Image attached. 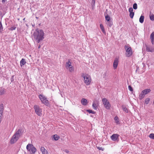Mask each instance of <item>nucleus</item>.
<instances>
[{"instance_id":"nucleus-1","label":"nucleus","mask_w":154,"mask_h":154,"mask_svg":"<svg viewBox=\"0 0 154 154\" xmlns=\"http://www.w3.org/2000/svg\"><path fill=\"white\" fill-rule=\"evenodd\" d=\"M21 135V130L19 129L16 131L11 138L10 141L11 143L13 144L17 142Z\"/></svg>"},{"instance_id":"nucleus-3","label":"nucleus","mask_w":154,"mask_h":154,"mask_svg":"<svg viewBox=\"0 0 154 154\" xmlns=\"http://www.w3.org/2000/svg\"><path fill=\"white\" fill-rule=\"evenodd\" d=\"M82 77L83 78L85 83L86 85H88L90 84L91 82V76L88 75H82Z\"/></svg>"},{"instance_id":"nucleus-39","label":"nucleus","mask_w":154,"mask_h":154,"mask_svg":"<svg viewBox=\"0 0 154 154\" xmlns=\"http://www.w3.org/2000/svg\"><path fill=\"white\" fill-rule=\"evenodd\" d=\"M0 92L1 94H3L4 93V90L3 89H1Z\"/></svg>"},{"instance_id":"nucleus-14","label":"nucleus","mask_w":154,"mask_h":154,"mask_svg":"<svg viewBox=\"0 0 154 154\" xmlns=\"http://www.w3.org/2000/svg\"><path fill=\"white\" fill-rule=\"evenodd\" d=\"M98 106V104L96 102L94 101L93 102L92 106L94 109L96 110Z\"/></svg>"},{"instance_id":"nucleus-7","label":"nucleus","mask_w":154,"mask_h":154,"mask_svg":"<svg viewBox=\"0 0 154 154\" xmlns=\"http://www.w3.org/2000/svg\"><path fill=\"white\" fill-rule=\"evenodd\" d=\"M34 108L35 113L38 116H41L42 115V109L40 108L38 106L35 105L34 106Z\"/></svg>"},{"instance_id":"nucleus-47","label":"nucleus","mask_w":154,"mask_h":154,"mask_svg":"<svg viewBox=\"0 0 154 154\" xmlns=\"http://www.w3.org/2000/svg\"><path fill=\"white\" fill-rule=\"evenodd\" d=\"M36 18L37 19H38V17H36Z\"/></svg>"},{"instance_id":"nucleus-17","label":"nucleus","mask_w":154,"mask_h":154,"mask_svg":"<svg viewBox=\"0 0 154 154\" xmlns=\"http://www.w3.org/2000/svg\"><path fill=\"white\" fill-rule=\"evenodd\" d=\"M150 91L151 90L149 89H146L143 90L142 92L145 95L150 92Z\"/></svg>"},{"instance_id":"nucleus-29","label":"nucleus","mask_w":154,"mask_h":154,"mask_svg":"<svg viewBox=\"0 0 154 154\" xmlns=\"http://www.w3.org/2000/svg\"><path fill=\"white\" fill-rule=\"evenodd\" d=\"M149 17L151 20L152 21L154 20V15H153V14L150 15L149 16Z\"/></svg>"},{"instance_id":"nucleus-48","label":"nucleus","mask_w":154,"mask_h":154,"mask_svg":"<svg viewBox=\"0 0 154 154\" xmlns=\"http://www.w3.org/2000/svg\"><path fill=\"white\" fill-rule=\"evenodd\" d=\"M25 20V18H24L23 19V20Z\"/></svg>"},{"instance_id":"nucleus-10","label":"nucleus","mask_w":154,"mask_h":154,"mask_svg":"<svg viewBox=\"0 0 154 154\" xmlns=\"http://www.w3.org/2000/svg\"><path fill=\"white\" fill-rule=\"evenodd\" d=\"M119 63V60L117 58H116L114 61L113 63V67L114 69H116L117 68L118 64Z\"/></svg>"},{"instance_id":"nucleus-2","label":"nucleus","mask_w":154,"mask_h":154,"mask_svg":"<svg viewBox=\"0 0 154 154\" xmlns=\"http://www.w3.org/2000/svg\"><path fill=\"white\" fill-rule=\"evenodd\" d=\"M44 34L42 30L37 29L34 33L33 35L35 38H44Z\"/></svg>"},{"instance_id":"nucleus-34","label":"nucleus","mask_w":154,"mask_h":154,"mask_svg":"<svg viewBox=\"0 0 154 154\" xmlns=\"http://www.w3.org/2000/svg\"><path fill=\"white\" fill-rule=\"evenodd\" d=\"M133 8L134 9H137V5L136 3H134L133 5Z\"/></svg>"},{"instance_id":"nucleus-22","label":"nucleus","mask_w":154,"mask_h":154,"mask_svg":"<svg viewBox=\"0 0 154 154\" xmlns=\"http://www.w3.org/2000/svg\"><path fill=\"white\" fill-rule=\"evenodd\" d=\"M36 149L33 146L31 149L30 151L32 152V153H34L35 152Z\"/></svg>"},{"instance_id":"nucleus-21","label":"nucleus","mask_w":154,"mask_h":154,"mask_svg":"<svg viewBox=\"0 0 154 154\" xmlns=\"http://www.w3.org/2000/svg\"><path fill=\"white\" fill-rule=\"evenodd\" d=\"M145 94L143 93L142 91L141 92V94L139 95V98L140 100H142L143 98L145 96Z\"/></svg>"},{"instance_id":"nucleus-31","label":"nucleus","mask_w":154,"mask_h":154,"mask_svg":"<svg viewBox=\"0 0 154 154\" xmlns=\"http://www.w3.org/2000/svg\"><path fill=\"white\" fill-rule=\"evenodd\" d=\"M150 99L149 98H147L146 99L145 101V103L146 104H147L149 103L150 101Z\"/></svg>"},{"instance_id":"nucleus-24","label":"nucleus","mask_w":154,"mask_h":154,"mask_svg":"<svg viewBox=\"0 0 154 154\" xmlns=\"http://www.w3.org/2000/svg\"><path fill=\"white\" fill-rule=\"evenodd\" d=\"M54 138L55 140H58L59 138V137L56 134L54 135Z\"/></svg>"},{"instance_id":"nucleus-8","label":"nucleus","mask_w":154,"mask_h":154,"mask_svg":"<svg viewBox=\"0 0 154 154\" xmlns=\"http://www.w3.org/2000/svg\"><path fill=\"white\" fill-rule=\"evenodd\" d=\"M146 50L149 52H153L154 51V47L152 46H149L146 45Z\"/></svg>"},{"instance_id":"nucleus-36","label":"nucleus","mask_w":154,"mask_h":154,"mask_svg":"<svg viewBox=\"0 0 154 154\" xmlns=\"http://www.w3.org/2000/svg\"><path fill=\"white\" fill-rule=\"evenodd\" d=\"M150 38H154V32H153L151 34Z\"/></svg>"},{"instance_id":"nucleus-40","label":"nucleus","mask_w":154,"mask_h":154,"mask_svg":"<svg viewBox=\"0 0 154 154\" xmlns=\"http://www.w3.org/2000/svg\"><path fill=\"white\" fill-rule=\"evenodd\" d=\"M71 66H72V65L71 62H70L69 61H68V67Z\"/></svg>"},{"instance_id":"nucleus-43","label":"nucleus","mask_w":154,"mask_h":154,"mask_svg":"<svg viewBox=\"0 0 154 154\" xmlns=\"http://www.w3.org/2000/svg\"><path fill=\"white\" fill-rule=\"evenodd\" d=\"M5 0H2V2L3 3H4L5 2Z\"/></svg>"},{"instance_id":"nucleus-32","label":"nucleus","mask_w":154,"mask_h":154,"mask_svg":"<svg viewBox=\"0 0 154 154\" xmlns=\"http://www.w3.org/2000/svg\"><path fill=\"white\" fill-rule=\"evenodd\" d=\"M150 138L154 140V134H151L149 136Z\"/></svg>"},{"instance_id":"nucleus-6","label":"nucleus","mask_w":154,"mask_h":154,"mask_svg":"<svg viewBox=\"0 0 154 154\" xmlns=\"http://www.w3.org/2000/svg\"><path fill=\"white\" fill-rule=\"evenodd\" d=\"M102 101L105 108L107 109H110L111 105L108 100L106 98H104L102 99Z\"/></svg>"},{"instance_id":"nucleus-13","label":"nucleus","mask_w":154,"mask_h":154,"mask_svg":"<svg viewBox=\"0 0 154 154\" xmlns=\"http://www.w3.org/2000/svg\"><path fill=\"white\" fill-rule=\"evenodd\" d=\"M81 103L83 105H87L88 104L87 100L85 99L82 98L81 100Z\"/></svg>"},{"instance_id":"nucleus-20","label":"nucleus","mask_w":154,"mask_h":154,"mask_svg":"<svg viewBox=\"0 0 154 154\" xmlns=\"http://www.w3.org/2000/svg\"><path fill=\"white\" fill-rule=\"evenodd\" d=\"M3 105L1 104L0 105V115H2V112L3 111Z\"/></svg>"},{"instance_id":"nucleus-37","label":"nucleus","mask_w":154,"mask_h":154,"mask_svg":"<svg viewBox=\"0 0 154 154\" xmlns=\"http://www.w3.org/2000/svg\"><path fill=\"white\" fill-rule=\"evenodd\" d=\"M3 27L1 22H0V32L2 30Z\"/></svg>"},{"instance_id":"nucleus-30","label":"nucleus","mask_w":154,"mask_h":154,"mask_svg":"<svg viewBox=\"0 0 154 154\" xmlns=\"http://www.w3.org/2000/svg\"><path fill=\"white\" fill-rule=\"evenodd\" d=\"M107 72H104V73L103 74V78H104L105 80H106L107 79Z\"/></svg>"},{"instance_id":"nucleus-15","label":"nucleus","mask_w":154,"mask_h":154,"mask_svg":"<svg viewBox=\"0 0 154 154\" xmlns=\"http://www.w3.org/2000/svg\"><path fill=\"white\" fill-rule=\"evenodd\" d=\"M26 63L25 59H22L20 61V65L21 66L24 65Z\"/></svg>"},{"instance_id":"nucleus-16","label":"nucleus","mask_w":154,"mask_h":154,"mask_svg":"<svg viewBox=\"0 0 154 154\" xmlns=\"http://www.w3.org/2000/svg\"><path fill=\"white\" fill-rule=\"evenodd\" d=\"M33 146L32 145L29 144L26 146V149L28 151H30L31 149Z\"/></svg>"},{"instance_id":"nucleus-27","label":"nucleus","mask_w":154,"mask_h":154,"mask_svg":"<svg viewBox=\"0 0 154 154\" xmlns=\"http://www.w3.org/2000/svg\"><path fill=\"white\" fill-rule=\"evenodd\" d=\"M122 109L123 110V111H125L126 112H128V111L127 109L125 106H122Z\"/></svg>"},{"instance_id":"nucleus-42","label":"nucleus","mask_w":154,"mask_h":154,"mask_svg":"<svg viewBox=\"0 0 154 154\" xmlns=\"http://www.w3.org/2000/svg\"><path fill=\"white\" fill-rule=\"evenodd\" d=\"M92 0V2L94 4L95 3V0Z\"/></svg>"},{"instance_id":"nucleus-25","label":"nucleus","mask_w":154,"mask_h":154,"mask_svg":"<svg viewBox=\"0 0 154 154\" xmlns=\"http://www.w3.org/2000/svg\"><path fill=\"white\" fill-rule=\"evenodd\" d=\"M106 24L109 27H111L112 25V23L111 21H107V22L106 23Z\"/></svg>"},{"instance_id":"nucleus-44","label":"nucleus","mask_w":154,"mask_h":154,"mask_svg":"<svg viewBox=\"0 0 154 154\" xmlns=\"http://www.w3.org/2000/svg\"><path fill=\"white\" fill-rule=\"evenodd\" d=\"M98 149H99L100 150L102 148L101 147H98Z\"/></svg>"},{"instance_id":"nucleus-11","label":"nucleus","mask_w":154,"mask_h":154,"mask_svg":"<svg viewBox=\"0 0 154 154\" xmlns=\"http://www.w3.org/2000/svg\"><path fill=\"white\" fill-rule=\"evenodd\" d=\"M133 9L132 8H130L129 9L128 11L130 13L129 16L132 19L133 18L134 15V12H133Z\"/></svg>"},{"instance_id":"nucleus-33","label":"nucleus","mask_w":154,"mask_h":154,"mask_svg":"<svg viewBox=\"0 0 154 154\" xmlns=\"http://www.w3.org/2000/svg\"><path fill=\"white\" fill-rule=\"evenodd\" d=\"M118 117L117 116H116L114 118V120L116 121V123L118 124H119V121L118 120Z\"/></svg>"},{"instance_id":"nucleus-23","label":"nucleus","mask_w":154,"mask_h":154,"mask_svg":"<svg viewBox=\"0 0 154 154\" xmlns=\"http://www.w3.org/2000/svg\"><path fill=\"white\" fill-rule=\"evenodd\" d=\"M100 29H101L103 33H105V29H104V27H103V26L102 24H100Z\"/></svg>"},{"instance_id":"nucleus-45","label":"nucleus","mask_w":154,"mask_h":154,"mask_svg":"<svg viewBox=\"0 0 154 154\" xmlns=\"http://www.w3.org/2000/svg\"><path fill=\"white\" fill-rule=\"evenodd\" d=\"M67 66V62H66V67Z\"/></svg>"},{"instance_id":"nucleus-41","label":"nucleus","mask_w":154,"mask_h":154,"mask_svg":"<svg viewBox=\"0 0 154 154\" xmlns=\"http://www.w3.org/2000/svg\"><path fill=\"white\" fill-rule=\"evenodd\" d=\"M151 42L152 45L154 44V39H151Z\"/></svg>"},{"instance_id":"nucleus-38","label":"nucleus","mask_w":154,"mask_h":154,"mask_svg":"<svg viewBox=\"0 0 154 154\" xmlns=\"http://www.w3.org/2000/svg\"><path fill=\"white\" fill-rule=\"evenodd\" d=\"M42 39H35V41L37 43H39Z\"/></svg>"},{"instance_id":"nucleus-19","label":"nucleus","mask_w":154,"mask_h":154,"mask_svg":"<svg viewBox=\"0 0 154 154\" xmlns=\"http://www.w3.org/2000/svg\"><path fill=\"white\" fill-rule=\"evenodd\" d=\"M68 69L71 72H73L74 71V68L72 66L68 67Z\"/></svg>"},{"instance_id":"nucleus-26","label":"nucleus","mask_w":154,"mask_h":154,"mask_svg":"<svg viewBox=\"0 0 154 154\" xmlns=\"http://www.w3.org/2000/svg\"><path fill=\"white\" fill-rule=\"evenodd\" d=\"M105 19L107 21V22L110 21V17L108 15L105 16Z\"/></svg>"},{"instance_id":"nucleus-5","label":"nucleus","mask_w":154,"mask_h":154,"mask_svg":"<svg viewBox=\"0 0 154 154\" xmlns=\"http://www.w3.org/2000/svg\"><path fill=\"white\" fill-rule=\"evenodd\" d=\"M125 48L126 51L125 55L126 56L129 57L132 54L131 48L128 45H125Z\"/></svg>"},{"instance_id":"nucleus-46","label":"nucleus","mask_w":154,"mask_h":154,"mask_svg":"<svg viewBox=\"0 0 154 154\" xmlns=\"http://www.w3.org/2000/svg\"><path fill=\"white\" fill-rule=\"evenodd\" d=\"M40 48V45H39L38 46V48Z\"/></svg>"},{"instance_id":"nucleus-4","label":"nucleus","mask_w":154,"mask_h":154,"mask_svg":"<svg viewBox=\"0 0 154 154\" xmlns=\"http://www.w3.org/2000/svg\"><path fill=\"white\" fill-rule=\"evenodd\" d=\"M38 97L40 100L41 102L46 105H48L49 104V101L44 95L40 94L39 95Z\"/></svg>"},{"instance_id":"nucleus-9","label":"nucleus","mask_w":154,"mask_h":154,"mask_svg":"<svg viewBox=\"0 0 154 154\" xmlns=\"http://www.w3.org/2000/svg\"><path fill=\"white\" fill-rule=\"evenodd\" d=\"M119 135L117 134H113L111 136V139L113 141H116L119 137Z\"/></svg>"},{"instance_id":"nucleus-28","label":"nucleus","mask_w":154,"mask_h":154,"mask_svg":"<svg viewBox=\"0 0 154 154\" xmlns=\"http://www.w3.org/2000/svg\"><path fill=\"white\" fill-rule=\"evenodd\" d=\"M86 111L89 113H92L93 114H94L95 113V112L93 111L92 110L90 109H88L86 110Z\"/></svg>"},{"instance_id":"nucleus-12","label":"nucleus","mask_w":154,"mask_h":154,"mask_svg":"<svg viewBox=\"0 0 154 154\" xmlns=\"http://www.w3.org/2000/svg\"><path fill=\"white\" fill-rule=\"evenodd\" d=\"M40 150L42 154H48V151L45 149V148L44 147H41L40 148Z\"/></svg>"},{"instance_id":"nucleus-35","label":"nucleus","mask_w":154,"mask_h":154,"mask_svg":"<svg viewBox=\"0 0 154 154\" xmlns=\"http://www.w3.org/2000/svg\"><path fill=\"white\" fill-rule=\"evenodd\" d=\"M128 88L130 91H133V88L130 85L128 86Z\"/></svg>"},{"instance_id":"nucleus-18","label":"nucleus","mask_w":154,"mask_h":154,"mask_svg":"<svg viewBox=\"0 0 154 154\" xmlns=\"http://www.w3.org/2000/svg\"><path fill=\"white\" fill-rule=\"evenodd\" d=\"M144 17L143 16L141 15L139 19V22L141 23H143L144 21Z\"/></svg>"}]
</instances>
